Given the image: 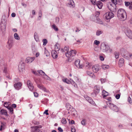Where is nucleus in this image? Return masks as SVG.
Wrapping results in <instances>:
<instances>
[{
  "mask_svg": "<svg viewBox=\"0 0 132 132\" xmlns=\"http://www.w3.org/2000/svg\"><path fill=\"white\" fill-rule=\"evenodd\" d=\"M124 62V60L123 58H121L119 62V64L121 65H122Z\"/></svg>",
  "mask_w": 132,
  "mask_h": 132,
  "instance_id": "c756f323",
  "label": "nucleus"
},
{
  "mask_svg": "<svg viewBox=\"0 0 132 132\" xmlns=\"http://www.w3.org/2000/svg\"><path fill=\"white\" fill-rule=\"evenodd\" d=\"M86 73L89 76L93 78H95V76L94 75L93 73L90 71H86Z\"/></svg>",
  "mask_w": 132,
  "mask_h": 132,
  "instance_id": "a211bd4d",
  "label": "nucleus"
},
{
  "mask_svg": "<svg viewBox=\"0 0 132 132\" xmlns=\"http://www.w3.org/2000/svg\"><path fill=\"white\" fill-rule=\"evenodd\" d=\"M102 68L104 69H108L109 68V65H102Z\"/></svg>",
  "mask_w": 132,
  "mask_h": 132,
  "instance_id": "f704fd0d",
  "label": "nucleus"
},
{
  "mask_svg": "<svg viewBox=\"0 0 132 132\" xmlns=\"http://www.w3.org/2000/svg\"><path fill=\"white\" fill-rule=\"evenodd\" d=\"M32 72L35 75H38V72L36 71H33Z\"/></svg>",
  "mask_w": 132,
  "mask_h": 132,
  "instance_id": "13d9d810",
  "label": "nucleus"
},
{
  "mask_svg": "<svg viewBox=\"0 0 132 132\" xmlns=\"http://www.w3.org/2000/svg\"><path fill=\"white\" fill-rule=\"evenodd\" d=\"M115 57L116 59L118 58L119 57V53L118 52H116L114 53Z\"/></svg>",
  "mask_w": 132,
  "mask_h": 132,
  "instance_id": "c03bdc74",
  "label": "nucleus"
},
{
  "mask_svg": "<svg viewBox=\"0 0 132 132\" xmlns=\"http://www.w3.org/2000/svg\"><path fill=\"white\" fill-rule=\"evenodd\" d=\"M93 71L95 72H97L99 70V67L98 65H94L92 67Z\"/></svg>",
  "mask_w": 132,
  "mask_h": 132,
  "instance_id": "4468645a",
  "label": "nucleus"
},
{
  "mask_svg": "<svg viewBox=\"0 0 132 132\" xmlns=\"http://www.w3.org/2000/svg\"><path fill=\"white\" fill-rule=\"evenodd\" d=\"M37 72L40 75L48 77V76L42 70H39L37 71Z\"/></svg>",
  "mask_w": 132,
  "mask_h": 132,
  "instance_id": "4be33fe9",
  "label": "nucleus"
},
{
  "mask_svg": "<svg viewBox=\"0 0 132 132\" xmlns=\"http://www.w3.org/2000/svg\"><path fill=\"white\" fill-rule=\"evenodd\" d=\"M10 104V103L8 102H5L4 103V106L7 109H8L10 106L9 105Z\"/></svg>",
  "mask_w": 132,
  "mask_h": 132,
  "instance_id": "a878e982",
  "label": "nucleus"
},
{
  "mask_svg": "<svg viewBox=\"0 0 132 132\" xmlns=\"http://www.w3.org/2000/svg\"><path fill=\"white\" fill-rule=\"evenodd\" d=\"M59 20V18L58 17H56L55 18V22L56 23H58Z\"/></svg>",
  "mask_w": 132,
  "mask_h": 132,
  "instance_id": "6e6d98bb",
  "label": "nucleus"
},
{
  "mask_svg": "<svg viewBox=\"0 0 132 132\" xmlns=\"http://www.w3.org/2000/svg\"><path fill=\"white\" fill-rule=\"evenodd\" d=\"M89 100H87V101L91 104L95 105L96 104L94 102L91 98H89Z\"/></svg>",
  "mask_w": 132,
  "mask_h": 132,
  "instance_id": "393cba45",
  "label": "nucleus"
},
{
  "mask_svg": "<svg viewBox=\"0 0 132 132\" xmlns=\"http://www.w3.org/2000/svg\"><path fill=\"white\" fill-rule=\"evenodd\" d=\"M5 128V125L4 124H2L1 125V127L0 129V130L1 131L3 129H4Z\"/></svg>",
  "mask_w": 132,
  "mask_h": 132,
  "instance_id": "37998d69",
  "label": "nucleus"
},
{
  "mask_svg": "<svg viewBox=\"0 0 132 132\" xmlns=\"http://www.w3.org/2000/svg\"><path fill=\"white\" fill-rule=\"evenodd\" d=\"M101 48L103 52H106L108 51L109 52H111L112 51V50L110 49L109 45L104 43H102L101 44Z\"/></svg>",
  "mask_w": 132,
  "mask_h": 132,
  "instance_id": "7ed1b4c3",
  "label": "nucleus"
},
{
  "mask_svg": "<svg viewBox=\"0 0 132 132\" xmlns=\"http://www.w3.org/2000/svg\"><path fill=\"white\" fill-rule=\"evenodd\" d=\"M129 54L127 52L122 54V56L123 57L127 59H129Z\"/></svg>",
  "mask_w": 132,
  "mask_h": 132,
  "instance_id": "f3484780",
  "label": "nucleus"
},
{
  "mask_svg": "<svg viewBox=\"0 0 132 132\" xmlns=\"http://www.w3.org/2000/svg\"><path fill=\"white\" fill-rule=\"evenodd\" d=\"M52 28L54 29L56 31H58L59 30L58 29L56 26L55 24H53L52 26Z\"/></svg>",
  "mask_w": 132,
  "mask_h": 132,
  "instance_id": "2f4dec72",
  "label": "nucleus"
},
{
  "mask_svg": "<svg viewBox=\"0 0 132 132\" xmlns=\"http://www.w3.org/2000/svg\"><path fill=\"white\" fill-rule=\"evenodd\" d=\"M96 19L94 20L95 22L101 24H103V22L98 18L96 17Z\"/></svg>",
  "mask_w": 132,
  "mask_h": 132,
  "instance_id": "aec40b11",
  "label": "nucleus"
},
{
  "mask_svg": "<svg viewBox=\"0 0 132 132\" xmlns=\"http://www.w3.org/2000/svg\"><path fill=\"white\" fill-rule=\"evenodd\" d=\"M51 54L54 59L58 57L57 52L56 51L52 50L51 52Z\"/></svg>",
  "mask_w": 132,
  "mask_h": 132,
  "instance_id": "2eb2a0df",
  "label": "nucleus"
},
{
  "mask_svg": "<svg viewBox=\"0 0 132 132\" xmlns=\"http://www.w3.org/2000/svg\"><path fill=\"white\" fill-rule=\"evenodd\" d=\"M7 44L9 48H11L12 46V42L11 40H9L7 42Z\"/></svg>",
  "mask_w": 132,
  "mask_h": 132,
  "instance_id": "72a5a7b5",
  "label": "nucleus"
},
{
  "mask_svg": "<svg viewBox=\"0 0 132 132\" xmlns=\"http://www.w3.org/2000/svg\"><path fill=\"white\" fill-rule=\"evenodd\" d=\"M71 131L72 132H75L76 129L75 128L73 127H72L71 128Z\"/></svg>",
  "mask_w": 132,
  "mask_h": 132,
  "instance_id": "5fc2aeb1",
  "label": "nucleus"
},
{
  "mask_svg": "<svg viewBox=\"0 0 132 132\" xmlns=\"http://www.w3.org/2000/svg\"><path fill=\"white\" fill-rule=\"evenodd\" d=\"M125 32L126 35L129 38L132 39V32L129 29H126Z\"/></svg>",
  "mask_w": 132,
  "mask_h": 132,
  "instance_id": "423d86ee",
  "label": "nucleus"
},
{
  "mask_svg": "<svg viewBox=\"0 0 132 132\" xmlns=\"http://www.w3.org/2000/svg\"><path fill=\"white\" fill-rule=\"evenodd\" d=\"M112 3L114 4H117V2L116 0H111Z\"/></svg>",
  "mask_w": 132,
  "mask_h": 132,
  "instance_id": "4d7b16f0",
  "label": "nucleus"
},
{
  "mask_svg": "<svg viewBox=\"0 0 132 132\" xmlns=\"http://www.w3.org/2000/svg\"><path fill=\"white\" fill-rule=\"evenodd\" d=\"M43 45L45 46L47 43V40L46 39H44L43 40Z\"/></svg>",
  "mask_w": 132,
  "mask_h": 132,
  "instance_id": "58836bf2",
  "label": "nucleus"
},
{
  "mask_svg": "<svg viewBox=\"0 0 132 132\" xmlns=\"http://www.w3.org/2000/svg\"><path fill=\"white\" fill-rule=\"evenodd\" d=\"M7 69L6 68H5L4 70V72L5 73L7 72Z\"/></svg>",
  "mask_w": 132,
  "mask_h": 132,
  "instance_id": "e2e57ef3",
  "label": "nucleus"
},
{
  "mask_svg": "<svg viewBox=\"0 0 132 132\" xmlns=\"http://www.w3.org/2000/svg\"><path fill=\"white\" fill-rule=\"evenodd\" d=\"M44 54L47 57L49 56L50 55V53L46 49H45V50Z\"/></svg>",
  "mask_w": 132,
  "mask_h": 132,
  "instance_id": "4c0bfd02",
  "label": "nucleus"
},
{
  "mask_svg": "<svg viewBox=\"0 0 132 132\" xmlns=\"http://www.w3.org/2000/svg\"><path fill=\"white\" fill-rule=\"evenodd\" d=\"M100 42L97 40H95L94 41V43L96 45H98L100 44Z\"/></svg>",
  "mask_w": 132,
  "mask_h": 132,
  "instance_id": "603ef678",
  "label": "nucleus"
},
{
  "mask_svg": "<svg viewBox=\"0 0 132 132\" xmlns=\"http://www.w3.org/2000/svg\"><path fill=\"white\" fill-rule=\"evenodd\" d=\"M91 66V64L90 63L87 62L86 63V66L88 69H89Z\"/></svg>",
  "mask_w": 132,
  "mask_h": 132,
  "instance_id": "ea45409f",
  "label": "nucleus"
},
{
  "mask_svg": "<svg viewBox=\"0 0 132 132\" xmlns=\"http://www.w3.org/2000/svg\"><path fill=\"white\" fill-rule=\"evenodd\" d=\"M95 5L97 6L100 9H101L103 6V4L100 1H98L96 2Z\"/></svg>",
  "mask_w": 132,
  "mask_h": 132,
  "instance_id": "ddd939ff",
  "label": "nucleus"
},
{
  "mask_svg": "<svg viewBox=\"0 0 132 132\" xmlns=\"http://www.w3.org/2000/svg\"><path fill=\"white\" fill-rule=\"evenodd\" d=\"M58 130L60 132H62L63 131V130L60 127H58Z\"/></svg>",
  "mask_w": 132,
  "mask_h": 132,
  "instance_id": "bf43d9fd",
  "label": "nucleus"
},
{
  "mask_svg": "<svg viewBox=\"0 0 132 132\" xmlns=\"http://www.w3.org/2000/svg\"><path fill=\"white\" fill-rule=\"evenodd\" d=\"M62 81L63 82L67 84H69L70 82V81L67 78L63 79Z\"/></svg>",
  "mask_w": 132,
  "mask_h": 132,
  "instance_id": "c9c22d12",
  "label": "nucleus"
},
{
  "mask_svg": "<svg viewBox=\"0 0 132 132\" xmlns=\"http://www.w3.org/2000/svg\"><path fill=\"white\" fill-rule=\"evenodd\" d=\"M108 94V93L104 90L102 92L103 97L104 98H105L106 96H108L109 95Z\"/></svg>",
  "mask_w": 132,
  "mask_h": 132,
  "instance_id": "b1692460",
  "label": "nucleus"
},
{
  "mask_svg": "<svg viewBox=\"0 0 132 132\" xmlns=\"http://www.w3.org/2000/svg\"><path fill=\"white\" fill-rule=\"evenodd\" d=\"M100 88L97 86H95L94 88V92L98 93L100 92Z\"/></svg>",
  "mask_w": 132,
  "mask_h": 132,
  "instance_id": "412c9836",
  "label": "nucleus"
},
{
  "mask_svg": "<svg viewBox=\"0 0 132 132\" xmlns=\"http://www.w3.org/2000/svg\"><path fill=\"white\" fill-rule=\"evenodd\" d=\"M113 111L117 112L119 110V109L118 108L116 105L114 107L113 109H112Z\"/></svg>",
  "mask_w": 132,
  "mask_h": 132,
  "instance_id": "7c9ffc66",
  "label": "nucleus"
},
{
  "mask_svg": "<svg viewBox=\"0 0 132 132\" xmlns=\"http://www.w3.org/2000/svg\"><path fill=\"white\" fill-rule=\"evenodd\" d=\"M61 122L63 124H65L67 123V121L66 119L64 118H62V120Z\"/></svg>",
  "mask_w": 132,
  "mask_h": 132,
  "instance_id": "a19ab883",
  "label": "nucleus"
},
{
  "mask_svg": "<svg viewBox=\"0 0 132 132\" xmlns=\"http://www.w3.org/2000/svg\"><path fill=\"white\" fill-rule=\"evenodd\" d=\"M103 32V31L101 30H97L96 32V35L97 36L100 35L102 34Z\"/></svg>",
  "mask_w": 132,
  "mask_h": 132,
  "instance_id": "e433bc0d",
  "label": "nucleus"
},
{
  "mask_svg": "<svg viewBox=\"0 0 132 132\" xmlns=\"http://www.w3.org/2000/svg\"><path fill=\"white\" fill-rule=\"evenodd\" d=\"M34 38L36 42L38 41L39 40V39L38 36L36 32H35L34 33Z\"/></svg>",
  "mask_w": 132,
  "mask_h": 132,
  "instance_id": "bb28decb",
  "label": "nucleus"
},
{
  "mask_svg": "<svg viewBox=\"0 0 132 132\" xmlns=\"http://www.w3.org/2000/svg\"><path fill=\"white\" fill-rule=\"evenodd\" d=\"M1 114L2 115H3L7 116V111L4 109H2L0 110Z\"/></svg>",
  "mask_w": 132,
  "mask_h": 132,
  "instance_id": "6ab92c4d",
  "label": "nucleus"
},
{
  "mask_svg": "<svg viewBox=\"0 0 132 132\" xmlns=\"http://www.w3.org/2000/svg\"><path fill=\"white\" fill-rule=\"evenodd\" d=\"M114 16V14L112 12H109L107 13L105 15L106 19L109 20L113 18Z\"/></svg>",
  "mask_w": 132,
  "mask_h": 132,
  "instance_id": "0eeeda50",
  "label": "nucleus"
},
{
  "mask_svg": "<svg viewBox=\"0 0 132 132\" xmlns=\"http://www.w3.org/2000/svg\"><path fill=\"white\" fill-rule=\"evenodd\" d=\"M9 110L10 112L11 113H13V109L12 108H11V106H10L9 108L8 109Z\"/></svg>",
  "mask_w": 132,
  "mask_h": 132,
  "instance_id": "49530a36",
  "label": "nucleus"
},
{
  "mask_svg": "<svg viewBox=\"0 0 132 132\" xmlns=\"http://www.w3.org/2000/svg\"><path fill=\"white\" fill-rule=\"evenodd\" d=\"M38 15H39V17L38 18H41L42 17V11H40L39 12V13H38Z\"/></svg>",
  "mask_w": 132,
  "mask_h": 132,
  "instance_id": "de8ad7c7",
  "label": "nucleus"
},
{
  "mask_svg": "<svg viewBox=\"0 0 132 132\" xmlns=\"http://www.w3.org/2000/svg\"><path fill=\"white\" fill-rule=\"evenodd\" d=\"M100 81L102 84L105 82L106 81V79H105L101 78L100 79Z\"/></svg>",
  "mask_w": 132,
  "mask_h": 132,
  "instance_id": "09e8293b",
  "label": "nucleus"
},
{
  "mask_svg": "<svg viewBox=\"0 0 132 132\" xmlns=\"http://www.w3.org/2000/svg\"><path fill=\"white\" fill-rule=\"evenodd\" d=\"M81 123L82 125H85V120H83L81 122Z\"/></svg>",
  "mask_w": 132,
  "mask_h": 132,
  "instance_id": "864d4df0",
  "label": "nucleus"
},
{
  "mask_svg": "<svg viewBox=\"0 0 132 132\" xmlns=\"http://www.w3.org/2000/svg\"><path fill=\"white\" fill-rule=\"evenodd\" d=\"M34 95L35 97H37L38 95V94L36 92L34 93Z\"/></svg>",
  "mask_w": 132,
  "mask_h": 132,
  "instance_id": "0e129e2a",
  "label": "nucleus"
},
{
  "mask_svg": "<svg viewBox=\"0 0 132 132\" xmlns=\"http://www.w3.org/2000/svg\"><path fill=\"white\" fill-rule=\"evenodd\" d=\"M80 60L79 59H77L75 61V64L76 67L79 69L82 68V66L80 64Z\"/></svg>",
  "mask_w": 132,
  "mask_h": 132,
  "instance_id": "9d476101",
  "label": "nucleus"
},
{
  "mask_svg": "<svg viewBox=\"0 0 132 132\" xmlns=\"http://www.w3.org/2000/svg\"><path fill=\"white\" fill-rule=\"evenodd\" d=\"M108 105L111 109L112 110V109H113L116 105L113 103H109Z\"/></svg>",
  "mask_w": 132,
  "mask_h": 132,
  "instance_id": "c85d7f7f",
  "label": "nucleus"
},
{
  "mask_svg": "<svg viewBox=\"0 0 132 132\" xmlns=\"http://www.w3.org/2000/svg\"><path fill=\"white\" fill-rule=\"evenodd\" d=\"M37 128V129H38V128H41L42 127V126L41 125H39L38 126H36Z\"/></svg>",
  "mask_w": 132,
  "mask_h": 132,
  "instance_id": "69168bd1",
  "label": "nucleus"
},
{
  "mask_svg": "<svg viewBox=\"0 0 132 132\" xmlns=\"http://www.w3.org/2000/svg\"><path fill=\"white\" fill-rule=\"evenodd\" d=\"M69 47L68 46H65L64 49L63 51L67 53L69 51Z\"/></svg>",
  "mask_w": 132,
  "mask_h": 132,
  "instance_id": "473e14b6",
  "label": "nucleus"
},
{
  "mask_svg": "<svg viewBox=\"0 0 132 132\" xmlns=\"http://www.w3.org/2000/svg\"><path fill=\"white\" fill-rule=\"evenodd\" d=\"M117 16L118 18L123 20L126 19L127 14L125 10L122 9H119L118 11Z\"/></svg>",
  "mask_w": 132,
  "mask_h": 132,
  "instance_id": "f257e3e1",
  "label": "nucleus"
},
{
  "mask_svg": "<svg viewBox=\"0 0 132 132\" xmlns=\"http://www.w3.org/2000/svg\"><path fill=\"white\" fill-rule=\"evenodd\" d=\"M92 4L94 5H95V3H96V0H90Z\"/></svg>",
  "mask_w": 132,
  "mask_h": 132,
  "instance_id": "3c124183",
  "label": "nucleus"
},
{
  "mask_svg": "<svg viewBox=\"0 0 132 132\" xmlns=\"http://www.w3.org/2000/svg\"><path fill=\"white\" fill-rule=\"evenodd\" d=\"M60 49V47H58L56 45L55 46V51H58Z\"/></svg>",
  "mask_w": 132,
  "mask_h": 132,
  "instance_id": "a18cd8bd",
  "label": "nucleus"
},
{
  "mask_svg": "<svg viewBox=\"0 0 132 132\" xmlns=\"http://www.w3.org/2000/svg\"><path fill=\"white\" fill-rule=\"evenodd\" d=\"M97 94V93L94 91L92 93V96L93 97H95L96 96V94Z\"/></svg>",
  "mask_w": 132,
  "mask_h": 132,
  "instance_id": "79ce46f5",
  "label": "nucleus"
},
{
  "mask_svg": "<svg viewBox=\"0 0 132 132\" xmlns=\"http://www.w3.org/2000/svg\"><path fill=\"white\" fill-rule=\"evenodd\" d=\"M27 85L28 86L29 89L31 91H32L34 89V87L32 83L29 80H28L27 81Z\"/></svg>",
  "mask_w": 132,
  "mask_h": 132,
  "instance_id": "9b49d317",
  "label": "nucleus"
},
{
  "mask_svg": "<svg viewBox=\"0 0 132 132\" xmlns=\"http://www.w3.org/2000/svg\"><path fill=\"white\" fill-rule=\"evenodd\" d=\"M38 87L39 88L45 92L48 93L49 92V91L47 90L42 85H38Z\"/></svg>",
  "mask_w": 132,
  "mask_h": 132,
  "instance_id": "dca6fc26",
  "label": "nucleus"
},
{
  "mask_svg": "<svg viewBox=\"0 0 132 132\" xmlns=\"http://www.w3.org/2000/svg\"><path fill=\"white\" fill-rule=\"evenodd\" d=\"M12 107L14 108H15L16 107V105L15 104H13L12 105Z\"/></svg>",
  "mask_w": 132,
  "mask_h": 132,
  "instance_id": "338daca9",
  "label": "nucleus"
},
{
  "mask_svg": "<svg viewBox=\"0 0 132 132\" xmlns=\"http://www.w3.org/2000/svg\"><path fill=\"white\" fill-rule=\"evenodd\" d=\"M6 23V20L5 19L2 18L0 23V29L3 32L5 30Z\"/></svg>",
  "mask_w": 132,
  "mask_h": 132,
  "instance_id": "f03ea898",
  "label": "nucleus"
},
{
  "mask_svg": "<svg viewBox=\"0 0 132 132\" xmlns=\"http://www.w3.org/2000/svg\"><path fill=\"white\" fill-rule=\"evenodd\" d=\"M129 22L131 24H132V18H131L129 21Z\"/></svg>",
  "mask_w": 132,
  "mask_h": 132,
  "instance_id": "774afa93",
  "label": "nucleus"
},
{
  "mask_svg": "<svg viewBox=\"0 0 132 132\" xmlns=\"http://www.w3.org/2000/svg\"><path fill=\"white\" fill-rule=\"evenodd\" d=\"M24 64L23 63H20L18 66L19 70L21 72H22L24 71Z\"/></svg>",
  "mask_w": 132,
  "mask_h": 132,
  "instance_id": "6e6552de",
  "label": "nucleus"
},
{
  "mask_svg": "<svg viewBox=\"0 0 132 132\" xmlns=\"http://www.w3.org/2000/svg\"><path fill=\"white\" fill-rule=\"evenodd\" d=\"M11 16L12 17H14L15 16L16 14L14 13H13L11 14Z\"/></svg>",
  "mask_w": 132,
  "mask_h": 132,
  "instance_id": "680f3d73",
  "label": "nucleus"
},
{
  "mask_svg": "<svg viewBox=\"0 0 132 132\" xmlns=\"http://www.w3.org/2000/svg\"><path fill=\"white\" fill-rule=\"evenodd\" d=\"M68 4L70 7H73L75 6L74 3L72 0L70 1Z\"/></svg>",
  "mask_w": 132,
  "mask_h": 132,
  "instance_id": "5701e85b",
  "label": "nucleus"
},
{
  "mask_svg": "<svg viewBox=\"0 0 132 132\" xmlns=\"http://www.w3.org/2000/svg\"><path fill=\"white\" fill-rule=\"evenodd\" d=\"M115 4L112 3L111 2L108 3L107 6L109 9L111 11H113L114 10L115 8Z\"/></svg>",
  "mask_w": 132,
  "mask_h": 132,
  "instance_id": "39448f33",
  "label": "nucleus"
},
{
  "mask_svg": "<svg viewBox=\"0 0 132 132\" xmlns=\"http://www.w3.org/2000/svg\"><path fill=\"white\" fill-rule=\"evenodd\" d=\"M48 111V110H46L44 112V113L46 114V115H48L49 114L47 112Z\"/></svg>",
  "mask_w": 132,
  "mask_h": 132,
  "instance_id": "052dcab7",
  "label": "nucleus"
},
{
  "mask_svg": "<svg viewBox=\"0 0 132 132\" xmlns=\"http://www.w3.org/2000/svg\"><path fill=\"white\" fill-rule=\"evenodd\" d=\"M21 83L19 82L14 84V87L16 89L18 90L21 88Z\"/></svg>",
  "mask_w": 132,
  "mask_h": 132,
  "instance_id": "f8f14e48",
  "label": "nucleus"
},
{
  "mask_svg": "<svg viewBox=\"0 0 132 132\" xmlns=\"http://www.w3.org/2000/svg\"><path fill=\"white\" fill-rule=\"evenodd\" d=\"M35 59V57H28L26 58L25 62L27 63H30L34 61Z\"/></svg>",
  "mask_w": 132,
  "mask_h": 132,
  "instance_id": "1a4fd4ad",
  "label": "nucleus"
},
{
  "mask_svg": "<svg viewBox=\"0 0 132 132\" xmlns=\"http://www.w3.org/2000/svg\"><path fill=\"white\" fill-rule=\"evenodd\" d=\"M75 50H72L69 52H67L65 53L66 56L68 57H70L75 56L76 53Z\"/></svg>",
  "mask_w": 132,
  "mask_h": 132,
  "instance_id": "20e7f679",
  "label": "nucleus"
},
{
  "mask_svg": "<svg viewBox=\"0 0 132 132\" xmlns=\"http://www.w3.org/2000/svg\"><path fill=\"white\" fill-rule=\"evenodd\" d=\"M14 38L16 40H19L20 39V37L19 35H18V34L15 33L14 35Z\"/></svg>",
  "mask_w": 132,
  "mask_h": 132,
  "instance_id": "cd10ccee",
  "label": "nucleus"
},
{
  "mask_svg": "<svg viewBox=\"0 0 132 132\" xmlns=\"http://www.w3.org/2000/svg\"><path fill=\"white\" fill-rule=\"evenodd\" d=\"M120 94H117L115 96V97L117 99H119L120 97Z\"/></svg>",
  "mask_w": 132,
  "mask_h": 132,
  "instance_id": "8fccbe9b",
  "label": "nucleus"
}]
</instances>
